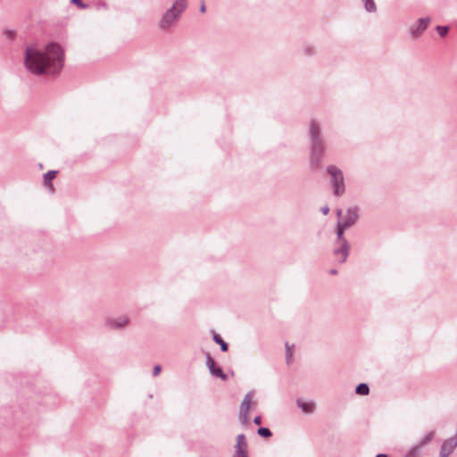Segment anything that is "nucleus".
I'll list each match as a JSON object with an SVG mask.
<instances>
[{
	"instance_id": "nucleus-21",
	"label": "nucleus",
	"mask_w": 457,
	"mask_h": 457,
	"mask_svg": "<svg viewBox=\"0 0 457 457\" xmlns=\"http://www.w3.org/2000/svg\"><path fill=\"white\" fill-rule=\"evenodd\" d=\"M257 433L262 437H270L271 436L270 430L267 428H259Z\"/></svg>"
},
{
	"instance_id": "nucleus-6",
	"label": "nucleus",
	"mask_w": 457,
	"mask_h": 457,
	"mask_svg": "<svg viewBox=\"0 0 457 457\" xmlns=\"http://www.w3.org/2000/svg\"><path fill=\"white\" fill-rule=\"evenodd\" d=\"M129 324V318L127 315L108 317L104 320V327L111 330L123 329Z\"/></svg>"
},
{
	"instance_id": "nucleus-3",
	"label": "nucleus",
	"mask_w": 457,
	"mask_h": 457,
	"mask_svg": "<svg viewBox=\"0 0 457 457\" xmlns=\"http://www.w3.org/2000/svg\"><path fill=\"white\" fill-rule=\"evenodd\" d=\"M187 8V4L173 0L171 6L163 12L159 20V29L162 31H170L174 29Z\"/></svg>"
},
{
	"instance_id": "nucleus-11",
	"label": "nucleus",
	"mask_w": 457,
	"mask_h": 457,
	"mask_svg": "<svg viewBox=\"0 0 457 457\" xmlns=\"http://www.w3.org/2000/svg\"><path fill=\"white\" fill-rule=\"evenodd\" d=\"M236 450L233 457H248L247 454V442L244 434H239L237 436Z\"/></svg>"
},
{
	"instance_id": "nucleus-13",
	"label": "nucleus",
	"mask_w": 457,
	"mask_h": 457,
	"mask_svg": "<svg viewBox=\"0 0 457 457\" xmlns=\"http://www.w3.org/2000/svg\"><path fill=\"white\" fill-rule=\"evenodd\" d=\"M346 228H347V227L337 222V239H336L335 243L348 242L344 236L345 230Z\"/></svg>"
},
{
	"instance_id": "nucleus-28",
	"label": "nucleus",
	"mask_w": 457,
	"mask_h": 457,
	"mask_svg": "<svg viewBox=\"0 0 457 457\" xmlns=\"http://www.w3.org/2000/svg\"><path fill=\"white\" fill-rule=\"evenodd\" d=\"M320 212L324 215H327L329 212V207L328 205H325V206L321 207Z\"/></svg>"
},
{
	"instance_id": "nucleus-16",
	"label": "nucleus",
	"mask_w": 457,
	"mask_h": 457,
	"mask_svg": "<svg viewBox=\"0 0 457 457\" xmlns=\"http://www.w3.org/2000/svg\"><path fill=\"white\" fill-rule=\"evenodd\" d=\"M434 435H435L434 431H430V432L427 433L417 445L422 448L423 446L428 445L433 439Z\"/></svg>"
},
{
	"instance_id": "nucleus-33",
	"label": "nucleus",
	"mask_w": 457,
	"mask_h": 457,
	"mask_svg": "<svg viewBox=\"0 0 457 457\" xmlns=\"http://www.w3.org/2000/svg\"><path fill=\"white\" fill-rule=\"evenodd\" d=\"M342 213H343V212H342V210H341V209H337V217H338L339 219H340V217L342 216Z\"/></svg>"
},
{
	"instance_id": "nucleus-24",
	"label": "nucleus",
	"mask_w": 457,
	"mask_h": 457,
	"mask_svg": "<svg viewBox=\"0 0 457 457\" xmlns=\"http://www.w3.org/2000/svg\"><path fill=\"white\" fill-rule=\"evenodd\" d=\"M72 4L77 5L79 9H86L87 8V4H84L81 0H71Z\"/></svg>"
},
{
	"instance_id": "nucleus-30",
	"label": "nucleus",
	"mask_w": 457,
	"mask_h": 457,
	"mask_svg": "<svg viewBox=\"0 0 457 457\" xmlns=\"http://www.w3.org/2000/svg\"><path fill=\"white\" fill-rule=\"evenodd\" d=\"M305 53L309 55L312 54L314 53V50L311 47L305 49Z\"/></svg>"
},
{
	"instance_id": "nucleus-17",
	"label": "nucleus",
	"mask_w": 457,
	"mask_h": 457,
	"mask_svg": "<svg viewBox=\"0 0 457 457\" xmlns=\"http://www.w3.org/2000/svg\"><path fill=\"white\" fill-rule=\"evenodd\" d=\"M370 392L369 386L365 383H361L356 386L355 393L361 395H367Z\"/></svg>"
},
{
	"instance_id": "nucleus-32",
	"label": "nucleus",
	"mask_w": 457,
	"mask_h": 457,
	"mask_svg": "<svg viewBox=\"0 0 457 457\" xmlns=\"http://www.w3.org/2000/svg\"><path fill=\"white\" fill-rule=\"evenodd\" d=\"M5 33H6V36H7L8 37H13V32H12V31H11V30L6 31Z\"/></svg>"
},
{
	"instance_id": "nucleus-27",
	"label": "nucleus",
	"mask_w": 457,
	"mask_h": 457,
	"mask_svg": "<svg viewBox=\"0 0 457 457\" xmlns=\"http://www.w3.org/2000/svg\"><path fill=\"white\" fill-rule=\"evenodd\" d=\"M291 358H292V352H291L290 348L287 345V362L290 361Z\"/></svg>"
},
{
	"instance_id": "nucleus-12",
	"label": "nucleus",
	"mask_w": 457,
	"mask_h": 457,
	"mask_svg": "<svg viewBox=\"0 0 457 457\" xmlns=\"http://www.w3.org/2000/svg\"><path fill=\"white\" fill-rule=\"evenodd\" d=\"M296 404L304 413H312L315 410V404L312 401L299 398L296 400Z\"/></svg>"
},
{
	"instance_id": "nucleus-25",
	"label": "nucleus",
	"mask_w": 457,
	"mask_h": 457,
	"mask_svg": "<svg viewBox=\"0 0 457 457\" xmlns=\"http://www.w3.org/2000/svg\"><path fill=\"white\" fill-rule=\"evenodd\" d=\"M96 10H108V4L105 2L100 1L96 4Z\"/></svg>"
},
{
	"instance_id": "nucleus-10",
	"label": "nucleus",
	"mask_w": 457,
	"mask_h": 457,
	"mask_svg": "<svg viewBox=\"0 0 457 457\" xmlns=\"http://www.w3.org/2000/svg\"><path fill=\"white\" fill-rule=\"evenodd\" d=\"M359 218V209L357 207H350L346 210L343 219H338L337 222L349 228L353 226Z\"/></svg>"
},
{
	"instance_id": "nucleus-18",
	"label": "nucleus",
	"mask_w": 457,
	"mask_h": 457,
	"mask_svg": "<svg viewBox=\"0 0 457 457\" xmlns=\"http://www.w3.org/2000/svg\"><path fill=\"white\" fill-rule=\"evenodd\" d=\"M213 340L215 343L220 345V350L222 352L228 351V344L222 340V338L216 333H213Z\"/></svg>"
},
{
	"instance_id": "nucleus-34",
	"label": "nucleus",
	"mask_w": 457,
	"mask_h": 457,
	"mask_svg": "<svg viewBox=\"0 0 457 457\" xmlns=\"http://www.w3.org/2000/svg\"><path fill=\"white\" fill-rule=\"evenodd\" d=\"M376 457H388V456L385 453H378L376 455Z\"/></svg>"
},
{
	"instance_id": "nucleus-9",
	"label": "nucleus",
	"mask_w": 457,
	"mask_h": 457,
	"mask_svg": "<svg viewBox=\"0 0 457 457\" xmlns=\"http://www.w3.org/2000/svg\"><path fill=\"white\" fill-rule=\"evenodd\" d=\"M457 446V430L453 436L444 440L441 448L439 457H449Z\"/></svg>"
},
{
	"instance_id": "nucleus-22",
	"label": "nucleus",
	"mask_w": 457,
	"mask_h": 457,
	"mask_svg": "<svg viewBox=\"0 0 457 457\" xmlns=\"http://www.w3.org/2000/svg\"><path fill=\"white\" fill-rule=\"evenodd\" d=\"M215 361L213 358L210 355V353H206V365L208 367V370H211L214 367Z\"/></svg>"
},
{
	"instance_id": "nucleus-35",
	"label": "nucleus",
	"mask_w": 457,
	"mask_h": 457,
	"mask_svg": "<svg viewBox=\"0 0 457 457\" xmlns=\"http://www.w3.org/2000/svg\"><path fill=\"white\" fill-rule=\"evenodd\" d=\"M330 273H331V274H333V275H335V274H337V271L336 270H330Z\"/></svg>"
},
{
	"instance_id": "nucleus-14",
	"label": "nucleus",
	"mask_w": 457,
	"mask_h": 457,
	"mask_svg": "<svg viewBox=\"0 0 457 457\" xmlns=\"http://www.w3.org/2000/svg\"><path fill=\"white\" fill-rule=\"evenodd\" d=\"M209 371L213 377L220 378L223 381L228 379V376L222 371V369L220 367H216L215 364L213 368L209 370Z\"/></svg>"
},
{
	"instance_id": "nucleus-8",
	"label": "nucleus",
	"mask_w": 457,
	"mask_h": 457,
	"mask_svg": "<svg viewBox=\"0 0 457 457\" xmlns=\"http://www.w3.org/2000/svg\"><path fill=\"white\" fill-rule=\"evenodd\" d=\"M335 245L336 246L333 250L335 257L340 263L345 262L350 253V244L348 242H341L335 243Z\"/></svg>"
},
{
	"instance_id": "nucleus-19",
	"label": "nucleus",
	"mask_w": 457,
	"mask_h": 457,
	"mask_svg": "<svg viewBox=\"0 0 457 457\" xmlns=\"http://www.w3.org/2000/svg\"><path fill=\"white\" fill-rule=\"evenodd\" d=\"M421 447L418 445L412 446L404 457H420Z\"/></svg>"
},
{
	"instance_id": "nucleus-23",
	"label": "nucleus",
	"mask_w": 457,
	"mask_h": 457,
	"mask_svg": "<svg viewBox=\"0 0 457 457\" xmlns=\"http://www.w3.org/2000/svg\"><path fill=\"white\" fill-rule=\"evenodd\" d=\"M448 30H449V29L446 26H437L436 27V31L438 32V34L441 37H445L447 34Z\"/></svg>"
},
{
	"instance_id": "nucleus-5",
	"label": "nucleus",
	"mask_w": 457,
	"mask_h": 457,
	"mask_svg": "<svg viewBox=\"0 0 457 457\" xmlns=\"http://www.w3.org/2000/svg\"><path fill=\"white\" fill-rule=\"evenodd\" d=\"M253 395H254L253 391L248 392L244 396V398L240 403L238 420H239V422L243 426H247L249 424V422H250L249 411L251 408H253L256 405V402L253 400Z\"/></svg>"
},
{
	"instance_id": "nucleus-7",
	"label": "nucleus",
	"mask_w": 457,
	"mask_h": 457,
	"mask_svg": "<svg viewBox=\"0 0 457 457\" xmlns=\"http://www.w3.org/2000/svg\"><path fill=\"white\" fill-rule=\"evenodd\" d=\"M430 23L429 17H423L417 20L409 29V35L412 38L420 37L428 29Z\"/></svg>"
},
{
	"instance_id": "nucleus-4",
	"label": "nucleus",
	"mask_w": 457,
	"mask_h": 457,
	"mask_svg": "<svg viewBox=\"0 0 457 457\" xmlns=\"http://www.w3.org/2000/svg\"><path fill=\"white\" fill-rule=\"evenodd\" d=\"M327 172L330 176V182L333 187V195L339 197L345 192V177L342 170L336 165H328Z\"/></svg>"
},
{
	"instance_id": "nucleus-29",
	"label": "nucleus",
	"mask_w": 457,
	"mask_h": 457,
	"mask_svg": "<svg viewBox=\"0 0 457 457\" xmlns=\"http://www.w3.org/2000/svg\"><path fill=\"white\" fill-rule=\"evenodd\" d=\"M261 422H262V418H261V416H256V417L253 419V423H254L255 425H260V424H261Z\"/></svg>"
},
{
	"instance_id": "nucleus-2",
	"label": "nucleus",
	"mask_w": 457,
	"mask_h": 457,
	"mask_svg": "<svg viewBox=\"0 0 457 457\" xmlns=\"http://www.w3.org/2000/svg\"><path fill=\"white\" fill-rule=\"evenodd\" d=\"M309 138L311 160L318 165L323 157L326 145L321 137L320 125L316 120H311L309 123Z\"/></svg>"
},
{
	"instance_id": "nucleus-15",
	"label": "nucleus",
	"mask_w": 457,
	"mask_h": 457,
	"mask_svg": "<svg viewBox=\"0 0 457 457\" xmlns=\"http://www.w3.org/2000/svg\"><path fill=\"white\" fill-rule=\"evenodd\" d=\"M56 174L57 171L55 170H48L46 174H44V183L51 189H53L51 181L55 178Z\"/></svg>"
},
{
	"instance_id": "nucleus-26",
	"label": "nucleus",
	"mask_w": 457,
	"mask_h": 457,
	"mask_svg": "<svg viewBox=\"0 0 457 457\" xmlns=\"http://www.w3.org/2000/svg\"><path fill=\"white\" fill-rule=\"evenodd\" d=\"M161 370H162V367L160 365H155L154 367L153 375L158 376L160 374Z\"/></svg>"
},
{
	"instance_id": "nucleus-1",
	"label": "nucleus",
	"mask_w": 457,
	"mask_h": 457,
	"mask_svg": "<svg viewBox=\"0 0 457 457\" xmlns=\"http://www.w3.org/2000/svg\"><path fill=\"white\" fill-rule=\"evenodd\" d=\"M64 62V50L55 42L45 46L32 43L27 46L24 54L26 70L33 75H52L59 72Z\"/></svg>"
},
{
	"instance_id": "nucleus-31",
	"label": "nucleus",
	"mask_w": 457,
	"mask_h": 457,
	"mask_svg": "<svg viewBox=\"0 0 457 457\" xmlns=\"http://www.w3.org/2000/svg\"><path fill=\"white\" fill-rule=\"evenodd\" d=\"M205 4L204 2L202 3L201 6H200V12H205Z\"/></svg>"
},
{
	"instance_id": "nucleus-20",
	"label": "nucleus",
	"mask_w": 457,
	"mask_h": 457,
	"mask_svg": "<svg viewBox=\"0 0 457 457\" xmlns=\"http://www.w3.org/2000/svg\"><path fill=\"white\" fill-rule=\"evenodd\" d=\"M364 2V7L367 12H373L376 11V4L373 0H362Z\"/></svg>"
}]
</instances>
